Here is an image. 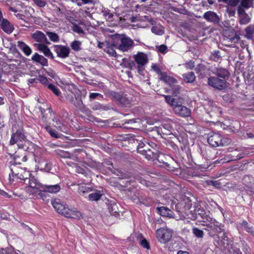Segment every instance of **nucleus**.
<instances>
[{
	"label": "nucleus",
	"mask_w": 254,
	"mask_h": 254,
	"mask_svg": "<svg viewBox=\"0 0 254 254\" xmlns=\"http://www.w3.org/2000/svg\"><path fill=\"white\" fill-rule=\"evenodd\" d=\"M15 143L17 144L19 148L24 149V152L21 153L20 155L19 154L15 155V159L16 162L18 164L21 163L20 161L26 162L27 158L25 150L28 148L27 144H29V142L26 139V136L22 128L17 129L15 131L14 129H13V133L11 134L9 144L10 145H13Z\"/></svg>",
	"instance_id": "obj_1"
},
{
	"label": "nucleus",
	"mask_w": 254,
	"mask_h": 254,
	"mask_svg": "<svg viewBox=\"0 0 254 254\" xmlns=\"http://www.w3.org/2000/svg\"><path fill=\"white\" fill-rule=\"evenodd\" d=\"M166 102L172 107L174 113L183 117H189L190 115V110L182 105L184 99L180 97L173 98L170 95H163Z\"/></svg>",
	"instance_id": "obj_2"
},
{
	"label": "nucleus",
	"mask_w": 254,
	"mask_h": 254,
	"mask_svg": "<svg viewBox=\"0 0 254 254\" xmlns=\"http://www.w3.org/2000/svg\"><path fill=\"white\" fill-rule=\"evenodd\" d=\"M52 204L58 213L67 218L79 219L82 217L80 212L75 208H69L60 200H53Z\"/></svg>",
	"instance_id": "obj_3"
},
{
	"label": "nucleus",
	"mask_w": 254,
	"mask_h": 254,
	"mask_svg": "<svg viewBox=\"0 0 254 254\" xmlns=\"http://www.w3.org/2000/svg\"><path fill=\"white\" fill-rule=\"evenodd\" d=\"M208 143L213 147L224 146L229 144L231 140L229 138H222L219 133H214L211 135L207 139Z\"/></svg>",
	"instance_id": "obj_4"
},
{
	"label": "nucleus",
	"mask_w": 254,
	"mask_h": 254,
	"mask_svg": "<svg viewBox=\"0 0 254 254\" xmlns=\"http://www.w3.org/2000/svg\"><path fill=\"white\" fill-rule=\"evenodd\" d=\"M202 221L204 223L203 226H206L207 228L214 232L220 233L224 230V225L222 224L209 216L205 218V220H202Z\"/></svg>",
	"instance_id": "obj_5"
},
{
	"label": "nucleus",
	"mask_w": 254,
	"mask_h": 254,
	"mask_svg": "<svg viewBox=\"0 0 254 254\" xmlns=\"http://www.w3.org/2000/svg\"><path fill=\"white\" fill-rule=\"evenodd\" d=\"M133 59L137 64L138 72L141 73L145 68V66L148 63V56L142 52H138L133 56Z\"/></svg>",
	"instance_id": "obj_6"
},
{
	"label": "nucleus",
	"mask_w": 254,
	"mask_h": 254,
	"mask_svg": "<svg viewBox=\"0 0 254 254\" xmlns=\"http://www.w3.org/2000/svg\"><path fill=\"white\" fill-rule=\"evenodd\" d=\"M156 234L159 242L161 243H166L171 240L172 231L168 228H161L157 230Z\"/></svg>",
	"instance_id": "obj_7"
},
{
	"label": "nucleus",
	"mask_w": 254,
	"mask_h": 254,
	"mask_svg": "<svg viewBox=\"0 0 254 254\" xmlns=\"http://www.w3.org/2000/svg\"><path fill=\"white\" fill-rule=\"evenodd\" d=\"M120 39L121 43L117 48L120 51L127 52L132 48L134 42L130 38L124 35L120 36Z\"/></svg>",
	"instance_id": "obj_8"
},
{
	"label": "nucleus",
	"mask_w": 254,
	"mask_h": 254,
	"mask_svg": "<svg viewBox=\"0 0 254 254\" xmlns=\"http://www.w3.org/2000/svg\"><path fill=\"white\" fill-rule=\"evenodd\" d=\"M208 84L214 88L220 90L226 88L227 86V82L225 79H221L217 76L210 77L208 79Z\"/></svg>",
	"instance_id": "obj_9"
},
{
	"label": "nucleus",
	"mask_w": 254,
	"mask_h": 254,
	"mask_svg": "<svg viewBox=\"0 0 254 254\" xmlns=\"http://www.w3.org/2000/svg\"><path fill=\"white\" fill-rule=\"evenodd\" d=\"M111 95L123 107H129L133 102L131 97H127V95H121L116 92L112 93Z\"/></svg>",
	"instance_id": "obj_10"
},
{
	"label": "nucleus",
	"mask_w": 254,
	"mask_h": 254,
	"mask_svg": "<svg viewBox=\"0 0 254 254\" xmlns=\"http://www.w3.org/2000/svg\"><path fill=\"white\" fill-rule=\"evenodd\" d=\"M53 48L58 57L64 59L69 56L70 49L68 47L61 45H55Z\"/></svg>",
	"instance_id": "obj_11"
},
{
	"label": "nucleus",
	"mask_w": 254,
	"mask_h": 254,
	"mask_svg": "<svg viewBox=\"0 0 254 254\" xmlns=\"http://www.w3.org/2000/svg\"><path fill=\"white\" fill-rule=\"evenodd\" d=\"M29 186L26 188L28 192L31 193H37L39 189H42L43 185L37 182L36 180L32 178L29 180Z\"/></svg>",
	"instance_id": "obj_12"
},
{
	"label": "nucleus",
	"mask_w": 254,
	"mask_h": 254,
	"mask_svg": "<svg viewBox=\"0 0 254 254\" xmlns=\"http://www.w3.org/2000/svg\"><path fill=\"white\" fill-rule=\"evenodd\" d=\"M153 130L155 131L157 133L162 135V134L168 135L172 132V127L169 124H165L159 127H153Z\"/></svg>",
	"instance_id": "obj_13"
},
{
	"label": "nucleus",
	"mask_w": 254,
	"mask_h": 254,
	"mask_svg": "<svg viewBox=\"0 0 254 254\" xmlns=\"http://www.w3.org/2000/svg\"><path fill=\"white\" fill-rule=\"evenodd\" d=\"M203 18L207 21L214 23L217 24L219 22L218 16L216 13L212 11H208L204 13L203 14Z\"/></svg>",
	"instance_id": "obj_14"
},
{
	"label": "nucleus",
	"mask_w": 254,
	"mask_h": 254,
	"mask_svg": "<svg viewBox=\"0 0 254 254\" xmlns=\"http://www.w3.org/2000/svg\"><path fill=\"white\" fill-rule=\"evenodd\" d=\"M32 37L34 40L38 42L46 44L49 43L46 35L40 31H36L35 33H33L32 34Z\"/></svg>",
	"instance_id": "obj_15"
},
{
	"label": "nucleus",
	"mask_w": 254,
	"mask_h": 254,
	"mask_svg": "<svg viewBox=\"0 0 254 254\" xmlns=\"http://www.w3.org/2000/svg\"><path fill=\"white\" fill-rule=\"evenodd\" d=\"M140 153L145 156V157L148 160H154L157 157L158 152H154L150 149H144L143 150H140Z\"/></svg>",
	"instance_id": "obj_16"
},
{
	"label": "nucleus",
	"mask_w": 254,
	"mask_h": 254,
	"mask_svg": "<svg viewBox=\"0 0 254 254\" xmlns=\"http://www.w3.org/2000/svg\"><path fill=\"white\" fill-rule=\"evenodd\" d=\"M42 189H43V191L51 193H57L61 190V188L58 185H43Z\"/></svg>",
	"instance_id": "obj_17"
},
{
	"label": "nucleus",
	"mask_w": 254,
	"mask_h": 254,
	"mask_svg": "<svg viewBox=\"0 0 254 254\" xmlns=\"http://www.w3.org/2000/svg\"><path fill=\"white\" fill-rule=\"evenodd\" d=\"M35 46H37L38 50L42 52L45 56L50 57L52 59L54 58L53 54L48 46L42 44H35Z\"/></svg>",
	"instance_id": "obj_18"
},
{
	"label": "nucleus",
	"mask_w": 254,
	"mask_h": 254,
	"mask_svg": "<svg viewBox=\"0 0 254 254\" xmlns=\"http://www.w3.org/2000/svg\"><path fill=\"white\" fill-rule=\"evenodd\" d=\"M2 29L6 33L10 34L13 31V26L5 19H3L1 23Z\"/></svg>",
	"instance_id": "obj_19"
},
{
	"label": "nucleus",
	"mask_w": 254,
	"mask_h": 254,
	"mask_svg": "<svg viewBox=\"0 0 254 254\" xmlns=\"http://www.w3.org/2000/svg\"><path fill=\"white\" fill-rule=\"evenodd\" d=\"M214 73L218 77L220 78L221 79H225L226 80V78L230 75L229 71L226 68L221 67L217 68L216 70L214 71Z\"/></svg>",
	"instance_id": "obj_20"
},
{
	"label": "nucleus",
	"mask_w": 254,
	"mask_h": 254,
	"mask_svg": "<svg viewBox=\"0 0 254 254\" xmlns=\"http://www.w3.org/2000/svg\"><path fill=\"white\" fill-rule=\"evenodd\" d=\"M160 79L169 85L176 84L177 80L172 76L168 75L166 72L161 73Z\"/></svg>",
	"instance_id": "obj_21"
},
{
	"label": "nucleus",
	"mask_w": 254,
	"mask_h": 254,
	"mask_svg": "<svg viewBox=\"0 0 254 254\" xmlns=\"http://www.w3.org/2000/svg\"><path fill=\"white\" fill-rule=\"evenodd\" d=\"M32 60L37 63H40L44 66L48 65V61L43 56L39 55L38 53H35L32 56Z\"/></svg>",
	"instance_id": "obj_22"
},
{
	"label": "nucleus",
	"mask_w": 254,
	"mask_h": 254,
	"mask_svg": "<svg viewBox=\"0 0 254 254\" xmlns=\"http://www.w3.org/2000/svg\"><path fill=\"white\" fill-rule=\"evenodd\" d=\"M157 210L158 212L162 216L169 217L172 216V211L166 207H157Z\"/></svg>",
	"instance_id": "obj_23"
},
{
	"label": "nucleus",
	"mask_w": 254,
	"mask_h": 254,
	"mask_svg": "<svg viewBox=\"0 0 254 254\" xmlns=\"http://www.w3.org/2000/svg\"><path fill=\"white\" fill-rule=\"evenodd\" d=\"M184 80L187 83H193L195 80V76L193 72H189L183 75Z\"/></svg>",
	"instance_id": "obj_24"
},
{
	"label": "nucleus",
	"mask_w": 254,
	"mask_h": 254,
	"mask_svg": "<svg viewBox=\"0 0 254 254\" xmlns=\"http://www.w3.org/2000/svg\"><path fill=\"white\" fill-rule=\"evenodd\" d=\"M151 30L152 33L157 35L161 36L164 34V27L160 24L154 25Z\"/></svg>",
	"instance_id": "obj_25"
},
{
	"label": "nucleus",
	"mask_w": 254,
	"mask_h": 254,
	"mask_svg": "<svg viewBox=\"0 0 254 254\" xmlns=\"http://www.w3.org/2000/svg\"><path fill=\"white\" fill-rule=\"evenodd\" d=\"M39 165L41 169L45 171L49 172L51 170V163L46 160L42 159L39 161Z\"/></svg>",
	"instance_id": "obj_26"
},
{
	"label": "nucleus",
	"mask_w": 254,
	"mask_h": 254,
	"mask_svg": "<svg viewBox=\"0 0 254 254\" xmlns=\"http://www.w3.org/2000/svg\"><path fill=\"white\" fill-rule=\"evenodd\" d=\"M103 193L100 191H97L89 194L88 198L90 201H97L100 199Z\"/></svg>",
	"instance_id": "obj_27"
},
{
	"label": "nucleus",
	"mask_w": 254,
	"mask_h": 254,
	"mask_svg": "<svg viewBox=\"0 0 254 254\" xmlns=\"http://www.w3.org/2000/svg\"><path fill=\"white\" fill-rule=\"evenodd\" d=\"M246 35L245 37L248 39L252 38V35L254 33V26L250 25L246 27L245 29Z\"/></svg>",
	"instance_id": "obj_28"
},
{
	"label": "nucleus",
	"mask_w": 254,
	"mask_h": 254,
	"mask_svg": "<svg viewBox=\"0 0 254 254\" xmlns=\"http://www.w3.org/2000/svg\"><path fill=\"white\" fill-rule=\"evenodd\" d=\"M46 34L49 38L50 40L52 42H58L59 41L60 38L57 33L52 32H47Z\"/></svg>",
	"instance_id": "obj_29"
},
{
	"label": "nucleus",
	"mask_w": 254,
	"mask_h": 254,
	"mask_svg": "<svg viewBox=\"0 0 254 254\" xmlns=\"http://www.w3.org/2000/svg\"><path fill=\"white\" fill-rule=\"evenodd\" d=\"M240 2L241 3L239 6L245 9H248L252 7L253 5V1L251 0H241Z\"/></svg>",
	"instance_id": "obj_30"
},
{
	"label": "nucleus",
	"mask_w": 254,
	"mask_h": 254,
	"mask_svg": "<svg viewBox=\"0 0 254 254\" xmlns=\"http://www.w3.org/2000/svg\"><path fill=\"white\" fill-rule=\"evenodd\" d=\"M251 21V18L248 14H244L240 17V23L241 24H247Z\"/></svg>",
	"instance_id": "obj_31"
},
{
	"label": "nucleus",
	"mask_w": 254,
	"mask_h": 254,
	"mask_svg": "<svg viewBox=\"0 0 254 254\" xmlns=\"http://www.w3.org/2000/svg\"><path fill=\"white\" fill-rule=\"evenodd\" d=\"M45 128L51 136L56 138H58L60 137V135L56 130L52 129L50 127L46 126Z\"/></svg>",
	"instance_id": "obj_32"
},
{
	"label": "nucleus",
	"mask_w": 254,
	"mask_h": 254,
	"mask_svg": "<svg viewBox=\"0 0 254 254\" xmlns=\"http://www.w3.org/2000/svg\"><path fill=\"white\" fill-rule=\"evenodd\" d=\"M192 233L198 238H202L204 236L203 231L197 228H193L192 229Z\"/></svg>",
	"instance_id": "obj_33"
},
{
	"label": "nucleus",
	"mask_w": 254,
	"mask_h": 254,
	"mask_svg": "<svg viewBox=\"0 0 254 254\" xmlns=\"http://www.w3.org/2000/svg\"><path fill=\"white\" fill-rule=\"evenodd\" d=\"M81 42L79 41L75 40L73 41L70 45L72 50L75 51H78L80 49Z\"/></svg>",
	"instance_id": "obj_34"
},
{
	"label": "nucleus",
	"mask_w": 254,
	"mask_h": 254,
	"mask_svg": "<svg viewBox=\"0 0 254 254\" xmlns=\"http://www.w3.org/2000/svg\"><path fill=\"white\" fill-rule=\"evenodd\" d=\"M48 87L51 90H52L56 95H60L61 92L59 88L52 84H49L48 85Z\"/></svg>",
	"instance_id": "obj_35"
},
{
	"label": "nucleus",
	"mask_w": 254,
	"mask_h": 254,
	"mask_svg": "<svg viewBox=\"0 0 254 254\" xmlns=\"http://www.w3.org/2000/svg\"><path fill=\"white\" fill-rule=\"evenodd\" d=\"M156 49L157 50V51L158 52H159L160 53H161L162 54H165L168 51V48L164 44H162L160 46H157Z\"/></svg>",
	"instance_id": "obj_36"
},
{
	"label": "nucleus",
	"mask_w": 254,
	"mask_h": 254,
	"mask_svg": "<svg viewBox=\"0 0 254 254\" xmlns=\"http://www.w3.org/2000/svg\"><path fill=\"white\" fill-rule=\"evenodd\" d=\"M89 191V188L85 186H80L78 188V192L81 195H83L85 193Z\"/></svg>",
	"instance_id": "obj_37"
},
{
	"label": "nucleus",
	"mask_w": 254,
	"mask_h": 254,
	"mask_svg": "<svg viewBox=\"0 0 254 254\" xmlns=\"http://www.w3.org/2000/svg\"><path fill=\"white\" fill-rule=\"evenodd\" d=\"M196 213L202 219V220H205V218H207L209 216L206 214L205 212L200 209H198L196 210Z\"/></svg>",
	"instance_id": "obj_38"
},
{
	"label": "nucleus",
	"mask_w": 254,
	"mask_h": 254,
	"mask_svg": "<svg viewBox=\"0 0 254 254\" xmlns=\"http://www.w3.org/2000/svg\"><path fill=\"white\" fill-rule=\"evenodd\" d=\"M72 30L78 34H82L84 33V31L82 28L77 24L73 25Z\"/></svg>",
	"instance_id": "obj_39"
},
{
	"label": "nucleus",
	"mask_w": 254,
	"mask_h": 254,
	"mask_svg": "<svg viewBox=\"0 0 254 254\" xmlns=\"http://www.w3.org/2000/svg\"><path fill=\"white\" fill-rule=\"evenodd\" d=\"M184 65L187 69H192L194 67V62L191 60L188 62H186Z\"/></svg>",
	"instance_id": "obj_40"
},
{
	"label": "nucleus",
	"mask_w": 254,
	"mask_h": 254,
	"mask_svg": "<svg viewBox=\"0 0 254 254\" xmlns=\"http://www.w3.org/2000/svg\"><path fill=\"white\" fill-rule=\"evenodd\" d=\"M56 126L59 129H60L62 131L65 132V128L64 125V124L61 123V122L60 121H56Z\"/></svg>",
	"instance_id": "obj_41"
},
{
	"label": "nucleus",
	"mask_w": 254,
	"mask_h": 254,
	"mask_svg": "<svg viewBox=\"0 0 254 254\" xmlns=\"http://www.w3.org/2000/svg\"><path fill=\"white\" fill-rule=\"evenodd\" d=\"M164 158H165V155L162 153L157 154V157L155 159V160H157L159 162H162L163 164H167V163L164 160Z\"/></svg>",
	"instance_id": "obj_42"
},
{
	"label": "nucleus",
	"mask_w": 254,
	"mask_h": 254,
	"mask_svg": "<svg viewBox=\"0 0 254 254\" xmlns=\"http://www.w3.org/2000/svg\"><path fill=\"white\" fill-rule=\"evenodd\" d=\"M106 52L112 56L116 57L117 55L116 51L112 46L108 47L107 48Z\"/></svg>",
	"instance_id": "obj_43"
},
{
	"label": "nucleus",
	"mask_w": 254,
	"mask_h": 254,
	"mask_svg": "<svg viewBox=\"0 0 254 254\" xmlns=\"http://www.w3.org/2000/svg\"><path fill=\"white\" fill-rule=\"evenodd\" d=\"M39 7H43L46 4V2L43 0H32Z\"/></svg>",
	"instance_id": "obj_44"
},
{
	"label": "nucleus",
	"mask_w": 254,
	"mask_h": 254,
	"mask_svg": "<svg viewBox=\"0 0 254 254\" xmlns=\"http://www.w3.org/2000/svg\"><path fill=\"white\" fill-rule=\"evenodd\" d=\"M139 243L143 248L147 249H150L149 244L145 239L143 238L140 240Z\"/></svg>",
	"instance_id": "obj_45"
},
{
	"label": "nucleus",
	"mask_w": 254,
	"mask_h": 254,
	"mask_svg": "<svg viewBox=\"0 0 254 254\" xmlns=\"http://www.w3.org/2000/svg\"><path fill=\"white\" fill-rule=\"evenodd\" d=\"M37 80L39 81L43 85H48V80L47 78L45 76H43L42 75H40L39 76L38 78L37 79Z\"/></svg>",
	"instance_id": "obj_46"
},
{
	"label": "nucleus",
	"mask_w": 254,
	"mask_h": 254,
	"mask_svg": "<svg viewBox=\"0 0 254 254\" xmlns=\"http://www.w3.org/2000/svg\"><path fill=\"white\" fill-rule=\"evenodd\" d=\"M73 104L80 110H82L84 108V105H83L82 100L80 99L78 100L76 103H73Z\"/></svg>",
	"instance_id": "obj_47"
},
{
	"label": "nucleus",
	"mask_w": 254,
	"mask_h": 254,
	"mask_svg": "<svg viewBox=\"0 0 254 254\" xmlns=\"http://www.w3.org/2000/svg\"><path fill=\"white\" fill-rule=\"evenodd\" d=\"M151 68L155 72L159 75L160 77H161V73L164 72L161 71L160 69L156 64H153L151 66Z\"/></svg>",
	"instance_id": "obj_48"
},
{
	"label": "nucleus",
	"mask_w": 254,
	"mask_h": 254,
	"mask_svg": "<svg viewBox=\"0 0 254 254\" xmlns=\"http://www.w3.org/2000/svg\"><path fill=\"white\" fill-rule=\"evenodd\" d=\"M181 87L178 85H174L172 87V90L174 94L177 95L180 92Z\"/></svg>",
	"instance_id": "obj_49"
},
{
	"label": "nucleus",
	"mask_w": 254,
	"mask_h": 254,
	"mask_svg": "<svg viewBox=\"0 0 254 254\" xmlns=\"http://www.w3.org/2000/svg\"><path fill=\"white\" fill-rule=\"evenodd\" d=\"M222 239L224 247H226V246L229 245L228 237L227 236L225 233L223 234V236H222Z\"/></svg>",
	"instance_id": "obj_50"
},
{
	"label": "nucleus",
	"mask_w": 254,
	"mask_h": 254,
	"mask_svg": "<svg viewBox=\"0 0 254 254\" xmlns=\"http://www.w3.org/2000/svg\"><path fill=\"white\" fill-rule=\"evenodd\" d=\"M98 97L103 98V95L98 93H91L89 95V98L90 100L96 99Z\"/></svg>",
	"instance_id": "obj_51"
},
{
	"label": "nucleus",
	"mask_w": 254,
	"mask_h": 254,
	"mask_svg": "<svg viewBox=\"0 0 254 254\" xmlns=\"http://www.w3.org/2000/svg\"><path fill=\"white\" fill-rule=\"evenodd\" d=\"M98 107H97L96 108H93V109H95V110L99 109H102L103 110H105V111H107L111 109L110 106L108 105H102L99 104L98 105Z\"/></svg>",
	"instance_id": "obj_52"
},
{
	"label": "nucleus",
	"mask_w": 254,
	"mask_h": 254,
	"mask_svg": "<svg viewBox=\"0 0 254 254\" xmlns=\"http://www.w3.org/2000/svg\"><path fill=\"white\" fill-rule=\"evenodd\" d=\"M130 60L127 58H124L122 59V63L121 64V65L123 67H126L127 66L128 63Z\"/></svg>",
	"instance_id": "obj_53"
},
{
	"label": "nucleus",
	"mask_w": 254,
	"mask_h": 254,
	"mask_svg": "<svg viewBox=\"0 0 254 254\" xmlns=\"http://www.w3.org/2000/svg\"><path fill=\"white\" fill-rule=\"evenodd\" d=\"M22 51L26 56H29L32 53L31 49L27 45L25 47Z\"/></svg>",
	"instance_id": "obj_54"
},
{
	"label": "nucleus",
	"mask_w": 254,
	"mask_h": 254,
	"mask_svg": "<svg viewBox=\"0 0 254 254\" xmlns=\"http://www.w3.org/2000/svg\"><path fill=\"white\" fill-rule=\"evenodd\" d=\"M241 0H228L227 3L232 6H235L237 5L240 2Z\"/></svg>",
	"instance_id": "obj_55"
},
{
	"label": "nucleus",
	"mask_w": 254,
	"mask_h": 254,
	"mask_svg": "<svg viewBox=\"0 0 254 254\" xmlns=\"http://www.w3.org/2000/svg\"><path fill=\"white\" fill-rule=\"evenodd\" d=\"M227 11L230 16H233L235 14V9L234 8L228 7Z\"/></svg>",
	"instance_id": "obj_56"
},
{
	"label": "nucleus",
	"mask_w": 254,
	"mask_h": 254,
	"mask_svg": "<svg viewBox=\"0 0 254 254\" xmlns=\"http://www.w3.org/2000/svg\"><path fill=\"white\" fill-rule=\"evenodd\" d=\"M245 8H243L239 5L238 6V13L240 17L241 16V15H243L244 14H246L245 11Z\"/></svg>",
	"instance_id": "obj_57"
},
{
	"label": "nucleus",
	"mask_w": 254,
	"mask_h": 254,
	"mask_svg": "<svg viewBox=\"0 0 254 254\" xmlns=\"http://www.w3.org/2000/svg\"><path fill=\"white\" fill-rule=\"evenodd\" d=\"M27 45L25 44L24 42L21 41H18L17 42V46L22 50L23 51V49L26 47Z\"/></svg>",
	"instance_id": "obj_58"
},
{
	"label": "nucleus",
	"mask_w": 254,
	"mask_h": 254,
	"mask_svg": "<svg viewBox=\"0 0 254 254\" xmlns=\"http://www.w3.org/2000/svg\"><path fill=\"white\" fill-rule=\"evenodd\" d=\"M116 206V204H113L111 205V207L109 206V211L111 214H114L117 212V211L115 210V207Z\"/></svg>",
	"instance_id": "obj_59"
},
{
	"label": "nucleus",
	"mask_w": 254,
	"mask_h": 254,
	"mask_svg": "<svg viewBox=\"0 0 254 254\" xmlns=\"http://www.w3.org/2000/svg\"><path fill=\"white\" fill-rule=\"evenodd\" d=\"M245 229L249 233H251L252 235H254V229L253 227L248 225Z\"/></svg>",
	"instance_id": "obj_60"
},
{
	"label": "nucleus",
	"mask_w": 254,
	"mask_h": 254,
	"mask_svg": "<svg viewBox=\"0 0 254 254\" xmlns=\"http://www.w3.org/2000/svg\"><path fill=\"white\" fill-rule=\"evenodd\" d=\"M143 147H145V148H147L144 142H140L138 144V148H137L138 151L140 152V150H143V149H142Z\"/></svg>",
	"instance_id": "obj_61"
},
{
	"label": "nucleus",
	"mask_w": 254,
	"mask_h": 254,
	"mask_svg": "<svg viewBox=\"0 0 254 254\" xmlns=\"http://www.w3.org/2000/svg\"><path fill=\"white\" fill-rule=\"evenodd\" d=\"M204 68V66L201 64L198 65L195 68V71L197 73H199L200 72V70Z\"/></svg>",
	"instance_id": "obj_62"
},
{
	"label": "nucleus",
	"mask_w": 254,
	"mask_h": 254,
	"mask_svg": "<svg viewBox=\"0 0 254 254\" xmlns=\"http://www.w3.org/2000/svg\"><path fill=\"white\" fill-rule=\"evenodd\" d=\"M210 111L211 112H218L220 113L221 110H220V109H219V108H218L216 106H212Z\"/></svg>",
	"instance_id": "obj_63"
},
{
	"label": "nucleus",
	"mask_w": 254,
	"mask_h": 254,
	"mask_svg": "<svg viewBox=\"0 0 254 254\" xmlns=\"http://www.w3.org/2000/svg\"><path fill=\"white\" fill-rule=\"evenodd\" d=\"M104 15L105 16H108L109 19H111L113 17V14L112 13L107 11L104 12Z\"/></svg>",
	"instance_id": "obj_64"
}]
</instances>
